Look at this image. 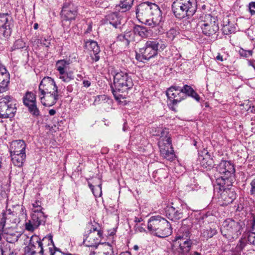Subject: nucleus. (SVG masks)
<instances>
[{
  "mask_svg": "<svg viewBox=\"0 0 255 255\" xmlns=\"http://www.w3.org/2000/svg\"><path fill=\"white\" fill-rule=\"evenodd\" d=\"M77 15V8L71 2H65L62 8L61 15L62 20H74Z\"/></svg>",
  "mask_w": 255,
  "mask_h": 255,
  "instance_id": "obj_17",
  "label": "nucleus"
},
{
  "mask_svg": "<svg viewBox=\"0 0 255 255\" xmlns=\"http://www.w3.org/2000/svg\"><path fill=\"white\" fill-rule=\"evenodd\" d=\"M172 9L175 16L178 18L182 19L186 17H189L187 12L178 0H175L173 2L172 5Z\"/></svg>",
  "mask_w": 255,
  "mask_h": 255,
  "instance_id": "obj_24",
  "label": "nucleus"
},
{
  "mask_svg": "<svg viewBox=\"0 0 255 255\" xmlns=\"http://www.w3.org/2000/svg\"><path fill=\"white\" fill-rule=\"evenodd\" d=\"M239 52L241 56L245 58L249 57L253 54L252 50H246L242 48L240 49Z\"/></svg>",
  "mask_w": 255,
  "mask_h": 255,
  "instance_id": "obj_41",
  "label": "nucleus"
},
{
  "mask_svg": "<svg viewBox=\"0 0 255 255\" xmlns=\"http://www.w3.org/2000/svg\"><path fill=\"white\" fill-rule=\"evenodd\" d=\"M40 43L46 47H49L50 45V38H45V37H41L39 39Z\"/></svg>",
  "mask_w": 255,
  "mask_h": 255,
  "instance_id": "obj_45",
  "label": "nucleus"
},
{
  "mask_svg": "<svg viewBox=\"0 0 255 255\" xmlns=\"http://www.w3.org/2000/svg\"><path fill=\"white\" fill-rule=\"evenodd\" d=\"M166 96L173 105L177 104L186 98V95L182 92L181 88L175 86H171L167 90Z\"/></svg>",
  "mask_w": 255,
  "mask_h": 255,
  "instance_id": "obj_16",
  "label": "nucleus"
},
{
  "mask_svg": "<svg viewBox=\"0 0 255 255\" xmlns=\"http://www.w3.org/2000/svg\"><path fill=\"white\" fill-rule=\"evenodd\" d=\"M178 33L179 32L176 28H171L167 32L166 35L168 38L173 40Z\"/></svg>",
  "mask_w": 255,
  "mask_h": 255,
  "instance_id": "obj_39",
  "label": "nucleus"
},
{
  "mask_svg": "<svg viewBox=\"0 0 255 255\" xmlns=\"http://www.w3.org/2000/svg\"><path fill=\"white\" fill-rule=\"evenodd\" d=\"M40 99L43 105L50 107L55 104L61 97V93L53 79L45 77L39 85Z\"/></svg>",
  "mask_w": 255,
  "mask_h": 255,
  "instance_id": "obj_2",
  "label": "nucleus"
},
{
  "mask_svg": "<svg viewBox=\"0 0 255 255\" xmlns=\"http://www.w3.org/2000/svg\"><path fill=\"white\" fill-rule=\"evenodd\" d=\"M189 96H191L198 102L200 101V97L199 95L195 91H194L193 93H191V95H190Z\"/></svg>",
  "mask_w": 255,
  "mask_h": 255,
  "instance_id": "obj_51",
  "label": "nucleus"
},
{
  "mask_svg": "<svg viewBox=\"0 0 255 255\" xmlns=\"http://www.w3.org/2000/svg\"><path fill=\"white\" fill-rule=\"evenodd\" d=\"M19 222V219L17 218L16 214L8 210L6 212L2 213V217L0 222V227L2 230L6 223L7 224H16Z\"/></svg>",
  "mask_w": 255,
  "mask_h": 255,
  "instance_id": "obj_21",
  "label": "nucleus"
},
{
  "mask_svg": "<svg viewBox=\"0 0 255 255\" xmlns=\"http://www.w3.org/2000/svg\"><path fill=\"white\" fill-rule=\"evenodd\" d=\"M222 30L224 34L228 35L235 31V28L229 24L224 25L222 28Z\"/></svg>",
  "mask_w": 255,
  "mask_h": 255,
  "instance_id": "obj_40",
  "label": "nucleus"
},
{
  "mask_svg": "<svg viewBox=\"0 0 255 255\" xmlns=\"http://www.w3.org/2000/svg\"><path fill=\"white\" fill-rule=\"evenodd\" d=\"M139 230L140 231V232H142V231H144V229H143L142 228H141L140 229H139Z\"/></svg>",
  "mask_w": 255,
  "mask_h": 255,
  "instance_id": "obj_63",
  "label": "nucleus"
},
{
  "mask_svg": "<svg viewBox=\"0 0 255 255\" xmlns=\"http://www.w3.org/2000/svg\"><path fill=\"white\" fill-rule=\"evenodd\" d=\"M10 82V74L5 66L0 62V93L8 90Z\"/></svg>",
  "mask_w": 255,
  "mask_h": 255,
  "instance_id": "obj_18",
  "label": "nucleus"
},
{
  "mask_svg": "<svg viewBox=\"0 0 255 255\" xmlns=\"http://www.w3.org/2000/svg\"><path fill=\"white\" fill-rule=\"evenodd\" d=\"M204 34L210 36L214 34L218 30V24L214 17L210 14L205 16V20L199 23Z\"/></svg>",
  "mask_w": 255,
  "mask_h": 255,
  "instance_id": "obj_13",
  "label": "nucleus"
},
{
  "mask_svg": "<svg viewBox=\"0 0 255 255\" xmlns=\"http://www.w3.org/2000/svg\"><path fill=\"white\" fill-rule=\"evenodd\" d=\"M142 221V219L141 218L135 217L134 219V222L136 223H140Z\"/></svg>",
  "mask_w": 255,
  "mask_h": 255,
  "instance_id": "obj_59",
  "label": "nucleus"
},
{
  "mask_svg": "<svg viewBox=\"0 0 255 255\" xmlns=\"http://www.w3.org/2000/svg\"><path fill=\"white\" fill-rule=\"evenodd\" d=\"M107 22L112 25L114 27H118L121 24L122 18L117 13H111L106 16Z\"/></svg>",
  "mask_w": 255,
  "mask_h": 255,
  "instance_id": "obj_27",
  "label": "nucleus"
},
{
  "mask_svg": "<svg viewBox=\"0 0 255 255\" xmlns=\"http://www.w3.org/2000/svg\"><path fill=\"white\" fill-rule=\"evenodd\" d=\"M20 212H21V213L22 214V215H25V216L26 215V209L24 207H23V206L21 207Z\"/></svg>",
  "mask_w": 255,
  "mask_h": 255,
  "instance_id": "obj_56",
  "label": "nucleus"
},
{
  "mask_svg": "<svg viewBox=\"0 0 255 255\" xmlns=\"http://www.w3.org/2000/svg\"><path fill=\"white\" fill-rule=\"evenodd\" d=\"M92 25L91 23H89L88 25V27L85 31V33H89L92 31Z\"/></svg>",
  "mask_w": 255,
  "mask_h": 255,
  "instance_id": "obj_52",
  "label": "nucleus"
},
{
  "mask_svg": "<svg viewBox=\"0 0 255 255\" xmlns=\"http://www.w3.org/2000/svg\"><path fill=\"white\" fill-rule=\"evenodd\" d=\"M15 46L17 48H22L24 46V43H23L22 40H18L15 42Z\"/></svg>",
  "mask_w": 255,
  "mask_h": 255,
  "instance_id": "obj_50",
  "label": "nucleus"
},
{
  "mask_svg": "<svg viewBox=\"0 0 255 255\" xmlns=\"http://www.w3.org/2000/svg\"><path fill=\"white\" fill-rule=\"evenodd\" d=\"M85 46L88 50L93 52V54H90L93 62L99 61L100 49L97 42L92 40H88L85 42Z\"/></svg>",
  "mask_w": 255,
  "mask_h": 255,
  "instance_id": "obj_19",
  "label": "nucleus"
},
{
  "mask_svg": "<svg viewBox=\"0 0 255 255\" xmlns=\"http://www.w3.org/2000/svg\"><path fill=\"white\" fill-rule=\"evenodd\" d=\"M218 173L215 177L216 183L218 184L217 189L220 190L224 184L232 186L235 181V169L234 164L230 161L222 160L216 167Z\"/></svg>",
  "mask_w": 255,
  "mask_h": 255,
  "instance_id": "obj_3",
  "label": "nucleus"
},
{
  "mask_svg": "<svg viewBox=\"0 0 255 255\" xmlns=\"http://www.w3.org/2000/svg\"><path fill=\"white\" fill-rule=\"evenodd\" d=\"M134 249H136V250L138 249V247H137V246H135L134 247Z\"/></svg>",
  "mask_w": 255,
  "mask_h": 255,
  "instance_id": "obj_64",
  "label": "nucleus"
},
{
  "mask_svg": "<svg viewBox=\"0 0 255 255\" xmlns=\"http://www.w3.org/2000/svg\"><path fill=\"white\" fill-rule=\"evenodd\" d=\"M250 232H255V219L254 220L252 223L251 231Z\"/></svg>",
  "mask_w": 255,
  "mask_h": 255,
  "instance_id": "obj_55",
  "label": "nucleus"
},
{
  "mask_svg": "<svg viewBox=\"0 0 255 255\" xmlns=\"http://www.w3.org/2000/svg\"><path fill=\"white\" fill-rule=\"evenodd\" d=\"M28 108L29 111L34 116H38L39 114V111L37 108L36 105V103H34L32 104L27 106Z\"/></svg>",
  "mask_w": 255,
  "mask_h": 255,
  "instance_id": "obj_37",
  "label": "nucleus"
},
{
  "mask_svg": "<svg viewBox=\"0 0 255 255\" xmlns=\"http://www.w3.org/2000/svg\"><path fill=\"white\" fill-rule=\"evenodd\" d=\"M148 230L160 238L166 237L171 235V225L165 218L160 216H151L147 224Z\"/></svg>",
  "mask_w": 255,
  "mask_h": 255,
  "instance_id": "obj_5",
  "label": "nucleus"
},
{
  "mask_svg": "<svg viewBox=\"0 0 255 255\" xmlns=\"http://www.w3.org/2000/svg\"><path fill=\"white\" fill-rule=\"evenodd\" d=\"M250 185L251 186V188L250 190V193L251 195L255 194V178L252 180L251 181Z\"/></svg>",
  "mask_w": 255,
  "mask_h": 255,
  "instance_id": "obj_48",
  "label": "nucleus"
},
{
  "mask_svg": "<svg viewBox=\"0 0 255 255\" xmlns=\"http://www.w3.org/2000/svg\"><path fill=\"white\" fill-rule=\"evenodd\" d=\"M69 64V62L64 59L60 60L56 62V67L59 74H64L65 69H66Z\"/></svg>",
  "mask_w": 255,
  "mask_h": 255,
  "instance_id": "obj_30",
  "label": "nucleus"
},
{
  "mask_svg": "<svg viewBox=\"0 0 255 255\" xmlns=\"http://www.w3.org/2000/svg\"><path fill=\"white\" fill-rule=\"evenodd\" d=\"M98 187H99L100 191L101 192V189H102V184L101 183H100L98 185Z\"/></svg>",
  "mask_w": 255,
  "mask_h": 255,
  "instance_id": "obj_61",
  "label": "nucleus"
},
{
  "mask_svg": "<svg viewBox=\"0 0 255 255\" xmlns=\"http://www.w3.org/2000/svg\"><path fill=\"white\" fill-rule=\"evenodd\" d=\"M249 9L252 15H255V2L249 4Z\"/></svg>",
  "mask_w": 255,
  "mask_h": 255,
  "instance_id": "obj_47",
  "label": "nucleus"
},
{
  "mask_svg": "<svg viewBox=\"0 0 255 255\" xmlns=\"http://www.w3.org/2000/svg\"><path fill=\"white\" fill-rule=\"evenodd\" d=\"M117 41L123 42L126 45V38L124 34L119 35L117 37Z\"/></svg>",
  "mask_w": 255,
  "mask_h": 255,
  "instance_id": "obj_49",
  "label": "nucleus"
},
{
  "mask_svg": "<svg viewBox=\"0 0 255 255\" xmlns=\"http://www.w3.org/2000/svg\"><path fill=\"white\" fill-rule=\"evenodd\" d=\"M160 132L158 146L161 154L167 160H172L174 158L175 154L172 147V141L171 136L169 134V130L167 128L162 129Z\"/></svg>",
  "mask_w": 255,
  "mask_h": 255,
  "instance_id": "obj_7",
  "label": "nucleus"
},
{
  "mask_svg": "<svg viewBox=\"0 0 255 255\" xmlns=\"http://www.w3.org/2000/svg\"><path fill=\"white\" fill-rule=\"evenodd\" d=\"M26 143L23 140H15L12 141L10 144V153L12 154H26Z\"/></svg>",
  "mask_w": 255,
  "mask_h": 255,
  "instance_id": "obj_20",
  "label": "nucleus"
},
{
  "mask_svg": "<svg viewBox=\"0 0 255 255\" xmlns=\"http://www.w3.org/2000/svg\"><path fill=\"white\" fill-rule=\"evenodd\" d=\"M46 216L43 212L40 210H33L31 215L32 222L35 227H38L40 225L44 224Z\"/></svg>",
  "mask_w": 255,
  "mask_h": 255,
  "instance_id": "obj_25",
  "label": "nucleus"
},
{
  "mask_svg": "<svg viewBox=\"0 0 255 255\" xmlns=\"http://www.w3.org/2000/svg\"><path fill=\"white\" fill-rule=\"evenodd\" d=\"M216 59L221 62L224 61L223 56L220 53H218V55L216 56Z\"/></svg>",
  "mask_w": 255,
  "mask_h": 255,
  "instance_id": "obj_54",
  "label": "nucleus"
},
{
  "mask_svg": "<svg viewBox=\"0 0 255 255\" xmlns=\"http://www.w3.org/2000/svg\"><path fill=\"white\" fill-rule=\"evenodd\" d=\"M32 206L33 208L32 209L33 210H40L42 211V208L41 207V202L39 201H36L34 203H32Z\"/></svg>",
  "mask_w": 255,
  "mask_h": 255,
  "instance_id": "obj_46",
  "label": "nucleus"
},
{
  "mask_svg": "<svg viewBox=\"0 0 255 255\" xmlns=\"http://www.w3.org/2000/svg\"><path fill=\"white\" fill-rule=\"evenodd\" d=\"M12 19L7 13H0V38H7L11 33Z\"/></svg>",
  "mask_w": 255,
  "mask_h": 255,
  "instance_id": "obj_14",
  "label": "nucleus"
},
{
  "mask_svg": "<svg viewBox=\"0 0 255 255\" xmlns=\"http://www.w3.org/2000/svg\"><path fill=\"white\" fill-rule=\"evenodd\" d=\"M49 114L51 116H53L56 114V111L54 109H51L49 111Z\"/></svg>",
  "mask_w": 255,
  "mask_h": 255,
  "instance_id": "obj_58",
  "label": "nucleus"
},
{
  "mask_svg": "<svg viewBox=\"0 0 255 255\" xmlns=\"http://www.w3.org/2000/svg\"><path fill=\"white\" fill-rule=\"evenodd\" d=\"M11 161L13 164L17 167H21L26 158V154H10Z\"/></svg>",
  "mask_w": 255,
  "mask_h": 255,
  "instance_id": "obj_28",
  "label": "nucleus"
},
{
  "mask_svg": "<svg viewBox=\"0 0 255 255\" xmlns=\"http://www.w3.org/2000/svg\"><path fill=\"white\" fill-rule=\"evenodd\" d=\"M136 14L140 22L152 27L158 25L162 19L161 11L155 3L144 2L140 4L136 8Z\"/></svg>",
  "mask_w": 255,
  "mask_h": 255,
  "instance_id": "obj_1",
  "label": "nucleus"
},
{
  "mask_svg": "<svg viewBox=\"0 0 255 255\" xmlns=\"http://www.w3.org/2000/svg\"><path fill=\"white\" fill-rule=\"evenodd\" d=\"M248 241L250 244L255 246V232H249Z\"/></svg>",
  "mask_w": 255,
  "mask_h": 255,
  "instance_id": "obj_43",
  "label": "nucleus"
},
{
  "mask_svg": "<svg viewBox=\"0 0 255 255\" xmlns=\"http://www.w3.org/2000/svg\"><path fill=\"white\" fill-rule=\"evenodd\" d=\"M24 105L25 106L36 103V98L35 95L32 93L27 92L23 98Z\"/></svg>",
  "mask_w": 255,
  "mask_h": 255,
  "instance_id": "obj_29",
  "label": "nucleus"
},
{
  "mask_svg": "<svg viewBox=\"0 0 255 255\" xmlns=\"http://www.w3.org/2000/svg\"><path fill=\"white\" fill-rule=\"evenodd\" d=\"M33 28L34 29H37L38 28V24L37 23H34Z\"/></svg>",
  "mask_w": 255,
  "mask_h": 255,
  "instance_id": "obj_60",
  "label": "nucleus"
},
{
  "mask_svg": "<svg viewBox=\"0 0 255 255\" xmlns=\"http://www.w3.org/2000/svg\"><path fill=\"white\" fill-rule=\"evenodd\" d=\"M17 101L12 97L6 95L0 99V118H13L17 111Z\"/></svg>",
  "mask_w": 255,
  "mask_h": 255,
  "instance_id": "obj_8",
  "label": "nucleus"
},
{
  "mask_svg": "<svg viewBox=\"0 0 255 255\" xmlns=\"http://www.w3.org/2000/svg\"><path fill=\"white\" fill-rule=\"evenodd\" d=\"M59 78L64 82H69L74 79V76L72 72H65L64 74H60Z\"/></svg>",
  "mask_w": 255,
  "mask_h": 255,
  "instance_id": "obj_33",
  "label": "nucleus"
},
{
  "mask_svg": "<svg viewBox=\"0 0 255 255\" xmlns=\"http://www.w3.org/2000/svg\"><path fill=\"white\" fill-rule=\"evenodd\" d=\"M88 185L90 187V188L91 189V190H92L93 193L95 195V192L94 191V186L90 182H88Z\"/></svg>",
  "mask_w": 255,
  "mask_h": 255,
  "instance_id": "obj_57",
  "label": "nucleus"
},
{
  "mask_svg": "<svg viewBox=\"0 0 255 255\" xmlns=\"http://www.w3.org/2000/svg\"><path fill=\"white\" fill-rule=\"evenodd\" d=\"M193 255H201V254L197 252H195Z\"/></svg>",
  "mask_w": 255,
  "mask_h": 255,
  "instance_id": "obj_62",
  "label": "nucleus"
},
{
  "mask_svg": "<svg viewBox=\"0 0 255 255\" xmlns=\"http://www.w3.org/2000/svg\"><path fill=\"white\" fill-rule=\"evenodd\" d=\"M133 32L140 36L143 37L146 36L147 30L146 28L142 26L135 25L134 27Z\"/></svg>",
  "mask_w": 255,
  "mask_h": 255,
  "instance_id": "obj_31",
  "label": "nucleus"
},
{
  "mask_svg": "<svg viewBox=\"0 0 255 255\" xmlns=\"http://www.w3.org/2000/svg\"><path fill=\"white\" fill-rule=\"evenodd\" d=\"M102 236L101 232L95 227L88 231L83 240L84 244L87 247L97 248L100 243V238Z\"/></svg>",
  "mask_w": 255,
  "mask_h": 255,
  "instance_id": "obj_15",
  "label": "nucleus"
},
{
  "mask_svg": "<svg viewBox=\"0 0 255 255\" xmlns=\"http://www.w3.org/2000/svg\"><path fill=\"white\" fill-rule=\"evenodd\" d=\"M181 90H182V92H184L186 96L187 95L190 96L194 91L193 88L187 85H185L183 88H181Z\"/></svg>",
  "mask_w": 255,
  "mask_h": 255,
  "instance_id": "obj_42",
  "label": "nucleus"
},
{
  "mask_svg": "<svg viewBox=\"0 0 255 255\" xmlns=\"http://www.w3.org/2000/svg\"><path fill=\"white\" fill-rule=\"evenodd\" d=\"M124 34L126 38V45L127 46L131 41L133 40L134 33L131 31H128Z\"/></svg>",
  "mask_w": 255,
  "mask_h": 255,
  "instance_id": "obj_38",
  "label": "nucleus"
},
{
  "mask_svg": "<svg viewBox=\"0 0 255 255\" xmlns=\"http://www.w3.org/2000/svg\"><path fill=\"white\" fill-rule=\"evenodd\" d=\"M223 185L219 190L217 189L218 184L216 183L214 186V190L220 194L219 199L220 205L227 206L232 203L236 198V193L234 189L230 187L232 186H227V184Z\"/></svg>",
  "mask_w": 255,
  "mask_h": 255,
  "instance_id": "obj_12",
  "label": "nucleus"
},
{
  "mask_svg": "<svg viewBox=\"0 0 255 255\" xmlns=\"http://www.w3.org/2000/svg\"><path fill=\"white\" fill-rule=\"evenodd\" d=\"M217 234V231L215 229H212L210 228L209 229H207L204 231L203 233V237L207 239L213 237L214 235Z\"/></svg>",
  "mask_w": 255,
  "mask_h": 255,
  "instance_id": "obj_35",
  "label": "nucleus"
},
{
  "mask_svg": "<svg viewBox=\"0 0 255 255\" xmlns=\"http://www.w3.org/2000/svg\"><path fill=\"white\" fill-rule=\"evenodd\" d=\"M201 164L205 168L211 167L213 164V159L209 157H206L203 158Z\"/></svg>",
  "mask_w": 255,
  "mask_h": 255,
  "instance_id": "obj_36",
  "label": "nucleus"
},
{
  "mask_svg": "<svg viewBox=\"0 0 255 255\" xmlns=\"http://www.w3.org/2000/svg\"><path fill=\"white\" fill-rule=\"evenodd\" d=\"M83 84L84 85V87H89L90 85H91V83L90 81H88V80H84L83 81Z\"/></svg>",
  "mask_w": 255,
  "mask_h": 255,
  "instance_id": "obj_53",
  "label": "nucleus"
},
{
  "mask_svg": "<svg viewBox=\"0 0 255 255\" xmlns=\"http://www.w3.org/2000/svg\"><path fill=\"white\" fill-rule=\"evenodd\" d=\"M32 241V238L31 237L28 245L24 248V253L22 255H41L36 249V245L33 243Z\"/></svg>",
  "mask_w": 255,
  "mask_h": 255,
  "instance_id": "obj_26",
  "label": "nucleus"
},
{
  "mask_svg": "<svg viewBox=\"0 0 255 255\" xmlns=\"http://www.w3.org/2000/svg\"><path fill=\"white\" fill-rule=\"evenodd\" d=\"M25 229L29 231H33L35 228L37 227H35V225L33 224V223L32 222V219L29 220L28 222H26L25 225Z\"/></svg>",
  "mask_w": 255,
  "mask_h": 255,
  "instance_id": "obj_44",
  "label": "nucleus"
},
{
  "mask_svg": "<svg viewBox=\"0 0 255 255\" xmlns=\"http://www.w3.org/2000/svg\"><path fill=\"white\" fill-rule=\"evenodd\" d=\"M166 47V43L161 39L148 40L144 47L139 49V53L136 54V59L140 61L148 60L157 55L159 49L163 50Z\"/></svg>",
  "mask_w": 255,
  "mask_h": 255,
  "instance_id": "obj_6",
  "label": "nucleus"
},
{
  "mask_svg": "<svg viewBox=\"0 0 255 255\" xmlns=\"http://www.w3.org/2000/svg\"><path fill=\"white\" fill-rule=\"evenodd\" d=\"M181 2L183 8L188 14V16H192L196 11L197 4L196 0H178Z\"/></svg>",
  "mask_w": 255,
  "mask_h": 255,
  "instance_id": "obj_23",
  "label": "nucleus"
},
{
  "mask_svg": "<svg viewBox=\"0 0 255 255\" xmlns=\"http://www.w3.org/2000/svg\"><path fill=\"white\" fill-rule=\"evenodd\" d=\"M133 86L132 79L129 75L123 71L117 72L114 77L113 85L111 86L115 99L119 101L122 97L117 92L124 93Z\"/></svg>",
  "mask_w": 255,
  "mask_h": 255,
  "instance_id": "obj_4",
  "label": "nucleus"
},
{
  "mask_svg": "<svg viewBox=\"0 0 255 255\" xmlns=\"http://www.w3.org/2000/svg\"><path fill=\"white\" fill-rule=\"evenodd\" d=\"M166 216L170 220L177 221L182 218L183 212L179 208H175L172 206H168L165 209Z\"/></svg>",
  "mask_w": 255,
  "mask_h": 255,
  "instance_id": "obj_22",
  "label": "nucleus"
},
{
  "mask_svg": "<svg viewBox=\"0 0 255 255\" xmlns=\"http://www.w3.org/2000/svg\"><path fill=\"white\" fill-rule=\"evenodd\" d=\"M31 237L33 239V243L35 244L36 249L38 250L41 255H43L44 252L46 251L49 252L50 255H54L55 247L51 235L45 236L42 239L36 235H33Z\"/></svg>",
  "mask_w": 255,
  "mask_h": 255,
  "instance_id": "obj_11",
  "label": "nucleus"
},
{
  "mask_svg": "<svg viewBox=\"0 0 255 255\" xmlns=\"http://www.w3.org/2000/svg\"><path fill=\"white\" fill-rule=\"evenodd\" d=\"M133 0H122L120 4L124 11L129 9L133 4Z\"/></svg>",
  "mask_w": 255,
  "mask_h": 255,
  "instance_id": "obj_34",
  "label": "nucleus"
},
{
  "mask_svg": "<svg viewBox=\"0 0 255 255\" xmlns=\"http://www.w3.org/2000/svg\"><path fill=\"white\" fill-rule=\"evenodd\" d=\"M242 223L232 219L224 221L221 228V232L223 236L228 239H237L242 232Z\"/></svg>",
  "mask_w": 255,
  "mask_h": 255,
  "instance_id": "obj_9",
  "label": "nucleus"
},
{
  "mask_svg": "<svg viewBox=\"0 0 255 255\" xmlns=\"http://www.w3.org/2000/svg\"><path fill=\"white\" fill-rule=\"evenodd\" d=\"M191 233L189 230L181 227L174 240V245L178 246L182 253H188L191 249L192 241L190 239Z\"/></svg>",
  "mask_w": 255,
  "mask_h": 255,
  "instance_id": "obj_10",
  "label": "nucleus"
},
{
  "mask_svg": "<svg viewBox=\"0 0 255 255\" xmlns=\"http://www.w3.org/2000/svg\"><path fill=\"white\" fill-rule=\"evenodd\" d=\"M102 250L105 255H113L112 246L108 243H104L102 244Z\"/></svg>",
  "mask_w": 255,
  "mask_h": 255,
  "instance_id": "obj_32",
  "label": "nucleus"
}]
</instances>
